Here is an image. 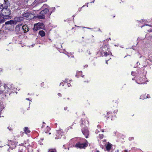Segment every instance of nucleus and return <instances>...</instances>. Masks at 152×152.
<instances>
[{
	"label": "nucleus",
	"instance_id": "obj_1",
	"mask_svg": "<svg viewBox=\"0 0 152 152\" xmlns=\"http://www.w3.org/2000/svg\"><path fill=\"white\" fill-rule=\"evenodd\" d=\"M23 20V17L21 16L16 17L14 19V20H10L7 21L5 23L4 25H6L7 28H8V27H11L12 25L16 24L17 22H20Z\"/></svg>",
	"mask_w": 152,
	"mask_h": 152
},
{
	"label": "nucleus",
	"instance_id": "obj_2",
	"mask_svg": "<svg viewBox=\"0 0 152 152\" xmlns=\"http://www.w3.org/2000/svg\"><path fill=\"white\" fill-rule=\"evenodd\" d=\"M87 141L85 139L81 138L75 145V147L80 149L85 148L88 146Z\"/></svg>",
	"mask_w": 152,
	"mask_h": 152
},
{
	"label": "nucleus",
	"instance_id": "obj_3",
	"mask_svg": "<svg viewBox=\"0 0 152 152\" xmlns=\"http://www.w3.org/2000/svg\"><path fill=\"white\" fill-rule=\"evenodd\" d=\"M1 12V14L2 15L5 19H10L12 17L10 16L11 14V11L10 9L6 8H3L2 9L0 10Z\"/></svg>",
	"mask_w": 152,
	"mask_h": 152
},
{
	"label": "nucleus",
	"instance_id": "obj_4",
	"mask_svg": "<svg viewBox=\"0 0 152 152\" xmlns=\"http://www.w3.org/2000/svg\"><path fill=\"white\" fill-rule=\"evenodd\" d=\"M22 25L18 24L17 25L15 28V31L17 34H22V31L21 28Z\"/></svg>",
	"mask_w": 152,
	"mask_h": 152
},
{
	"label": "nucleus",
	"instance_id": "obj_5",
	"mask_svg": "<svg viewBox=\"0 0 152 152\" xmlns=\"http://www.w3.org/2000/svg\"><path fill=\"white\" fill-rule=\"evenodd\" d=\"M82 132L83 134L85 136L86 138H88V136L89 134V131L88 130L87 127H86L82 129Z\"/></svg>",
	"mask_w": 152,
	"mask_h": 152
},
{
	"label": "nucleus",
	"instance_id": "obj_6",
	"mask_svg": "<svg viewBox=\"0 0 152 152\" xmlns=\"http://www.w3.org/2000/svg\"><path fill=\"white\" fill-rule=\"evenodd\" d=\"M21 28L22 32L23 31L25 33L27 32L29 29L28 26L26 24L23 25V26H22Z\"/></svg>",
	"mask_w": 152,
	"mask_h": 152
},
{
	"label": "nucleus",
	"instance_id": "obj_7",
	"mask_svg": "<svg viewBox=\"0 0 152 152\" xmlns=\"http://www.w3.org/2000/svg\"><path fill=\"white\" fill-rule=\"evenodd\" d=\"M39 23L35 24L34 25V27L33 28L34 31H36L39 29H42V27H40Z\"/></svg>",
	"mask_w": 152,
	"mask_h": 152
},
{
	"label": "nucleus",
	"instance_id": "obj_8",
	"mask_svg": "<svg viewBox=\"0 0 152 152\" xmlns=\"http://www.w3.org/2000/svg\"><path fill=\"white\" fill-rule=\"evenodd\" d=\"M40 12V14L42 15L46 14L48 12H49L50 10L47 8H45V9H43Z\"/></svg>",
	"mask_w": 152,
	"mask_h": 152
},
{
	"label": "nucleus",
	"instance_id": "obj_9",
	"mask_svg": "<svg viewBox=\"0 0 152 152\" xmlns=\"http://www.w3.org/2000/svg\"><path fill=\"white\" fill-rule=\"evenodd\" d=\"M6 19L4 16L0 13V24L4 23Z\"/></svg>",
	"mask_w": 152,
	"mask_h": 152
},
{
	"label": "nucleus",
	"instance_id": "obj_10",
	"mask_svg": "<svg viewBox=\"0 0 152 152\" xmlns=\"http://www.w3.org/2000/svg\"><path fill=\"white\" fill-rule=\"evenodd\" d=\"M4 89L5 90H6L4 92V91H1L3 93H6L7 92H8V89L9 90V88H8V87L7 86V85H6L5 84L4 85Z\"/></svg>",
	"mask_w": 152,
	"mask_h": 152
},
{
	"label": "nucleus",
	"instance_id": "obj_11",
	"mask_svg": "<svg viewBox=\"0 0 152 152\" xmlns=\"http://www.w3.org/2000/svg\"><path fill=\"white\" fill-rule=\"evenodd\" d=\"M4 4L5 5V6H4L3 8H7L8 7H9L10 5V1H7L4 2Z\"/></svg>",
	"mask_w": 152,
	"mask_h": 152
},
{
	"label": "nucleus",
	"instance_id": "obj_12",
	"mask_svg": "<svg viewBox=\"0 0 152 152\" xmlns=\"http://www.w3.org/2000/svg\"><path fill=\"white\" fill-rule=\"evenodd\" d=\"M34 17V15L31 12H30L29 15H28V17L27 20H31Z\"/></svg>",
	"mask_w": 152,
	"mask_h": 152
},
{
	"label": "nucleus",
	"instance_id": "obj_13",
	"mask_svg": "<svg viewBox=\"0 0 152 152\" xmlns=\"http://www.w3.org/2000/svg\"><path fill=\"white\" fill-rule=\"evenodd\" d=\"M39 34L42 37L44 36L45 34V32L43 30L40 31L39 32Z\"/></svg>",
	"mask_w": 152,
	"mask_h": 152
},
{
	"label": "nucleus",
	"instance_id": "obj_14",
	"mask_svg": "<svg viewBox=\"0 0 152 152\" xmlns=\"http://www.w3.org/2000/svg\"><path fill=\"white\" fill-rule=\"evenodd\" d=\"M30 12H27L26 13H24L23 15V17H25L27 19V18L28 17V15H29Z\"/></svg>",
	"mask_w": 152,
	"mask_h": 152
},
{
	"label": "nucleus",
	"instance_id": "obj_15",
	"mask_svg": "<svg viewBox=\"0 0 152 152\" xmlns=\"http://www.w3.org/2000/svg\"><path fill=\"white\" fill-rule=\"evenodd\" d=\"M24 130L26 134L29 133L30 132V131L28 130V129L27 127L24 128Z\"/></svg>",
	"mask_w": 152,
	"mask_h": 152
},
{
	"label": "nucleus",
	"instance_id": "obj_16",
	"mask_svg": "<svg viewBox=\"0 0 152 152\" xmlns=\"http://www.w3.org/2000/svg\"><path fill=\"white\" fill-rule=\"evenodd\" d=\"M50 8V7L49 6L47 5L46 4H44L42 7L41 8L42 9H45V8Z\"/></svg>",
	"mask_w": 152,
	"mask_h": 152
},
{
	"label": "nucleus",
	"instance_id": "obj_17",
	"mask_svg": "<svg viewBox=\"0 0 152 152\" xmlns=\"http://www.w3.org/2000/svg\"><path fill=\"white\" fill-rule=\"evenodd\" d=\"M111 146L110 144H108L106 147V148L107 151H109L111 148Z\"/></svg>",
	"mask_w": 152,
	"mask_h": 152
},
{
	"label": "nucleus",
	"instance_id": "obj_18",
	"mask_svg": "<svg viewBox=\"0 0 152 152\" xmlns=\"http://www.w3.org/2000/svg\"><path fill=\"white\" fill-rule=\"evenodd\" d=\"M37 18L39 19H44L45 18V16L43 15H38L37 16Z\"/></svg>",
	"mask_w": 152,
	"mask_h": 152
},
{
	"label": "nucleus",
	"instance_id": "obj_19",
	"mask_svg": "<svg viewBox=\"0 0 152 152\" xmlns=\"http://www.w3.org/2000/svg\"><path fill=\"white\" fill-rule=\"evenodd\" d=\"M81 124L84 125H86V124H88V122L87 121H86L84 122L83 121V120L82 119H81Z\"/></svg>",
	"mask_w": 152,
	"mask_h": 152
},
{
	"label": "nucleus",
	"instance_id": "obj_20",
	"mask_svg": "<svg viewBox=\"0 0 152 152\" xmlns=\"http://www.w3.org/2000/svg\"><path fill=\"white\" fill-rule=\"evenodd\" d=\"M48 152H57L56 149H49Z\"/></svg>",
	"mask_w": 152,
	"mask_h": 152
},
{
	"label": "nucleus",
	"instance_id": "obj_21",
	"mask_svg": "<svg viewBox=\"0 0 152 152\" xmlns=\"http://www.w3.org/2000/svg\"><path fill=\"white\" fill-rule=\"evenodd\" d=\"M39 24V26H40V27H42V29H44V24L43 23H38Z\"/></svg>",
	"mask_w": 152,
	"mask_h": 152
},
{
	"label": "nucleus",
	"instance_id": "obj_22",
	"mask_svg": "<svg viewBox=\"0 0 152 152\" xmlns=\"http://www.w3.org/2000/svg\"><path fill=\"white\" fill-rule=\"evenodd\" d=\"M3 8V5L0 3V10L2 9ZM1 12H0V13Z\"/></svg>",
	"mask_w": 152,
	"mask_h": 152
},
{
	"label": "nucleus",
	"instance_id": "obj_23",
	"mask_svg": "<svg viewBox=\"0 0 152 152\" xmlns=\"http://www.w3.org/2000/svg\"><path fill=\"white\" fill-rule=\"evenodd\" d=\"M134 139V138L133 137H130L129 138V139L130 141H131V140H133Z\"/></svg>",
	"mask_w": 152,
	"mask_h": 152
},
{
	"label": "nucleus",
	"instance_id": "obj_24",
	"mask_svg": "<svg viewBox=\"0 0 152 152\" xmlns=\"http://www.w3.org/2000/svg\"><path fill=\"white\" fill-rule=\"evenodd\" d=\"M103 53H104V56H107L108 54H107V52H104Z\"/></svg>",
	"mask_w": 152,
	"mask_h": 152
},
{
	"label": "nucleus",
	"instance_id": "obj_25",
	"mask_svg": "<svg viewBox=\"0 0 152 152\" xmlns=\"http://www.w3.org/2000/svg\"><path fill=\"white\" fill-rule=\"evenodd\" d=\"M47 131H49L50 130V128L48 127V126H47Z\"/></svg>",
	"mask_w": 152,
	"mask_h": 152
},
{
	"label": "nucleus",
	"instance_id": "obj_26",
	"mask_svg": "<svg viewBox=\"0 0 152 152\" xmlns=\"http://www.w3.org/2000/svg\"><path fill=\"white\" fill-rule=\"evenodd\" d=\"M50 8L52 9V10H53V11H55V9H56L55 7H53L51 8Z\"/></svg>",
	"mask_w": 152,
	"mask_h": 152
},
{
	"label": "nucleus",
	"instance_id": "obj_27",
	"mask_svg": "<svg viewBox=\"0 0 152 152\" xmlns=\"http://www.w3.org/2000/svg\"><path fill=\"white\" fill-rule=\"evenodd\" d=\"M150 98V95L149 94H147L146 96V98Z\"/></svg>",
	"mask_w": 152,
	"mask_h": 152
},
{
	"label": "nucleus",
	"instance_id": "obj_28",
	"mask_svg": "<svg viewBox=\"0 0 152 152\" xmlns=\"http://www.w3.org/2000/svg\"><path fill=\"white\" fill-rule=\"evenodd\" d=\"M107 48V46H104L103 47H102V50H103V48Z\"/></svg>",
	"mask_w": 152,
	"mask_h": 152
},
{
	"label": "nucleus",
	"instance_id": "obj_29",
	"mask_svg": "<svg viewBox=\"0 0 152 152\" xmlns=\"http://www.w3.org/2000/svg\"><path fill=\"white\" fill-rule=\"evenodd\" d=\"M67 107H65L64 108V110H67Z\"/></svg>",
	"mask_w": 152,
	"mask_h": 152
},
{
	"label": "nucleus",
	"instance_id": "obj_30",
	"mask_svg": "<svg viewBox=\"0 0 152 152\" xmlns=\"http://www.w3.org/2000/svg\"><path fill=\"white\" fill-rule=\"evenodd\" d=\"M68 87H69L71 86V85L70 83H68L67 84Z\"/></svg>",
	"mask_w": 152,
	"mask_h": 152
},
{
	"label": "nucleus",
	"instance_id": "obj_31",
	"mask_svg": "<svg viewBox=\"0 0 152 152\" xmlns=\"http://www.w3.org/2000/svg\"><path fill=\"white\" fill-rule=\"evenodd\" d=\"M7 128L10 130L11 129V128L10 127H9Z\"/></svg>",
	"mask_w": 152,
	"mask_h": 152
},
{
	"label": "nucleus",
	"instance_id": "obj_32",
	"mask_svg": "<svg viewBox=\"0 0 152 152\" xmlns=\"http://www.w3.org/2000/svg\"><path fill=\"white\" fill-rule=\"evenodd\" d=\"M58 95L59 96H61V94L60 93H59L58 94Z\"/></svg>",
	"mask_w": 152,
	"mask_h": 152
},
{
	"label": "nucleus",
	"instance_id": "obj_33",
	"mask_svg": "<svg viewBox=\"0 0 152 152\" xmlns=\"http://www.w3.org/2000/svg\"><path fill=\"white\" fill-rule=\"evenodd\" d=\"M88 67V65H85V66H84V67Z\"/></svg>",
	"mask_w": 152,
	"mask_h": 152
},
{
	"label": "nucleus",
	"instance_id": "obj_34",
	"mask_svg": "<svg viewBox=\"0 0 152 152\" xmlns=\"http://www.w3.org/2000/svg\"><path fill=\"white\" fill-rule=\"evenodd\" d=\"M49 12H50V15H51V14L52 13V11H51V12H50V11Z\"/></svg>",
	"mask_w": 152,
	"mask_h": 152
},
{
	"label": "nucleus",
	"instance_id": "obj_35",
	"mask_svg": "<svg viewBox=\"0 0 152 152\" xmlns=\"http://www.w3.org/2000/svg\"><path fill=\"white\" fill-rule=\"evenodd\" d=\"M61 138V137H56L55 138L56 139H58V138Z\"/></svg>",
	"mask_w": 152,
	"mask_h": 152
},
{
	"label": "nucleus",
	"instance_id": "obj_36",
	"mask_svg": "<svg viewBox=\"0 0 152 152\" xmlns=\"http://www.w3.org/2000/svg\"><path fill=\"white\" fill-rule=\"evenodd\" d=\"M127 150H125L124 151V152H127Z\"/></svg>",
	"mask_w": 152,
	"mask_h": 152
},
{
	"label": "nucleus",
	"instance_id": "obj_37",
	"mask_svg": "<svg viewBox=\"0 0 152 152\" xmlns=\"http://www.w3.org/2000/svg\"><path fill=\"white\" fill-rule=\"evenodd\" d=\"M4 0V2L8 1V0Z\"/></svg>",
	"mask_w": 152,
	"mask_h": 152
},
{
	"label": "nucleus",
	"instance_id": "obj_38",
	"mask_svg": "<svg viewBox=\"0 0 152 152\" xmlns=\"http://www.w3.org/2000/svg\"><path fill=\"white\" fill-rule=\"evenodd\" d=\"M134 73L133 72H132V75H133V73Z\"/></svg>",
	"mask_w": 152,
	"mask_h": 152
},
{
	"label": "nucleus",
	"instance_id": "obj_39",
	"mask_svg": "<svg viewBox=\"0 0 152 152\" xmlns=\"http://www.w3.org/2000/svg\"><path fill=\"white\" fill-rule=\"evenodd\" d=\"M106 63L107 64V61H106Z\"/></svg>",
	"mask_w": 152,
	"mask_h": 152
},
{
	"label": "nucleus",
	"instance_id": "obj_40",
	"mask_svg": "<svg viewBox=\"0 0 152 152\" xmlns=\"http://www.w3.org/2000/svg\"><path fill=\"white\" fill-rule=\"evenodd\" d=\"M26 100H29V98H26Z\"/></svg>",
	"mask_w": 152,
	"mask_h": 152
},
{
	"label": "nucleus",
	"instance_id": "obj_41",
	"mask_svg": "<svg viewBox=\"0 0 152 152\" xmlns=\"http://www.w3.org/2000/svg\"><path fill=\"white\" fill-rule=\"evenodd\" d=\"M96 151V152H99L98 150H97Z\"/></svg>",
	"mask_w": 152,
	"mask_h": 152
},
{
	"label": "nucleus",
	"instance_id": "obj_42",
	"mask_svg": "<svg viewBox=\"0 0 152 152\" xmlns=\"http://www.w3.org/2000/svg\"><path fill=\"white\" fill-rule=\"evenodd\" d=\"M75 76L77 77H77V74L76 75H75Z\"/></svg>",
	"mask_w": 152,
	"mask_h": 152
},
{
	"label": "nucleus",
	"instance_id": "obj_43",
	"mask_svg": "<svg viewBox=\"0 0 152 152\" xmlns=\"http://www.w3.org/2000/svg\"><path fill=\"white\" fill-rule=\"evenodd\" d=\"M44 83H41V84L42 85H43V84H44Z\"/></svg>",
	"mask_w": 152,
	"mask_h": 152
},
{
	"label": "nucleus",
	"instance_id": "obj_44",
	"mask_svg": "<svg viewBox=\"0 0 152 152\" xmlns=\"http://www.w3.org/2000/svg\"><path fill=\"white\" fill-rule=\"evenodd\" d=\"M84 75H83V76H82V77H84Z\"/></svg>",
	"mask_w": 152,
	"mask_h": 152
},
{
	"label": "nucleus",
	"instance_id": "obj_45",
	"mask_svg": "<svg viewBox=\"0 0 152 152\" xmlns=\"http://www.w3.org/2000/svg\"><path fill=\"white\" fill-rule=\"evenodd\" d=\"M48 132H45V133H48Z\"/></svg>",
	"mask_w": 152,
	"mask_h": 152
},
{
	"label": "nucleus",
	"instance_id": "obj_46",
	"mask_svg": "<svg viewBox=\"0 0 152 152\" xmlns=\"http://www.w3.org/2000/svg\"><path fill=\"white\" fill-rule=\"evenodd\" d=\"M94 0H94V1H93V2H94Z\"/></svg>",
	"mask_w": 152,
	"mask_h": 152
},
{
	"label": "nucleus",
	"instance_id": "obj_47",
	"mask_svg": "<svg viewBox=\"0 0 152 152\" xmlns=\"http://www.w3.org/2000/svg\"><path fill=\"white\" fill-rule=\"evenodd\" d=\"M102 132H104V131L103 130H102Z\"/></svg>",
	"mask_w": 152,
	"mask_h": 152
},
{
	"label": "nucleus",
	"instance_id": "obj_48",
	"mask_svg": "<svg viewBox=\"0 0 152 152\" xmlns=\"http://www.w3.org/2000/svg\"><path fill=\"white\" fill-rule=\"evenodd\" d=\"M49 134H51V133H49Z\"/></svg>",
	"mask_w": 152,
	"mask_h": 152
},
{
	"label": "nucleus",
	"instance_id": "obj_49",
	"mask_svg": "<svg viewBox=\"0 0 152 152\" xmlns=\"http://www.w3.org/2000/svg\"><path fill=\"white\" fill-rule=\"evenodd\" d=\"M64 146H65V145H64L63 146V147H64Z\"/></svg>",
	"mask_w": 152,
	"mask_h": 152
},
{
	"label": "nucleus",
	"instance_id": "obj_50",
	"mask_svg": "<svg viewBox=\"0 0 152 152\" xmlns=\"http://www.w3.org/2000/svg\"><path fill=\"white\" fill-rule=\"evenodd\" d=\"M67 99H69V98H68Z\"/></svg>",
	"mask_w": 152,
	"mask_h": 152
},
{
	"label": "nucleus",
	"instance_id": "obj_51",
	"mask_svg": "<svg viewBox=\"0 0 152 152\" xmlns=\"http://www.w3.org/2000/svg\"><path fill=\"white\" fill-rule=\"evenodd\" d=\"M108 113H108V112L107 113V114H108Z\"/></svg>",
	"mask_w": 152,
	"mask_h": 152
},
{
	"label": "nucleus",
	"instance_id": "obj_52",
	"mask_svg": "<svg viewBox=\"0 0 152 152\" xmlns=\"http://www.w3.org/2000/svg\"><path fill=\"white\" fill-rule=\"evenodd\" d=\"M17 4H18V5H19V4H18V3H17Z\"/></svg>",
	"mask_w": 152,
	"mask_h": 152
},
{
	"label": "nucleus",
	"instance_id": "obj_53",
	"mask_svg": "<svg viewBox=\"0 0 152 152\" xmlns=\"http://www.w3.org/2000/svg\"><path fill=\"white\" fill-rule=\"evenodd\" d=\"M141 96H140V99L141 98Z\"/></svg>",
	"mask_w": 152,
	"mask_h": 152
},
{
	"label": "nucleus",
	"instance_id": "obj_54",
	"mask_svg": "<svg viewBox=\"0 0 152 152\" xmlns=\"http://www.w3.org/2000/svg\"><path fill=\"white\" fill-rule=\"evenodd\" d=\"M88 28V29H90V28Z\"/></svg>",
	"mask_w": 152,
	"mask_h": 152
},
{
	"label": "nucleus",
	"instance_id": "obj_55",
	"mask_svg": "<svg viewBox=\"0 0 152 152\" xmlns=\"http://www.w3.org/2000/svg\"><path fill=\"white\" fill-rule=\"evenodd\" d=\"M43 124H45V123H44V122H43Z\"/></svg>",
	"mask_w": 152,
	"mask_h": 152
},
{
	"label": "nucleus",
	"instance_id": "obj_56",
	"mask_svg": "<svg viewBox=\"0 0 152 152\" xmlns=\"http://www.w3.org/2000/svg\"><path fill=\"white\" fill-rule=\"evenodd\" d=\"M80 72H82V71H80Z\"/></svg>",
	"mask_w": 152,
	"mask_h": 152
}]
</instances>
